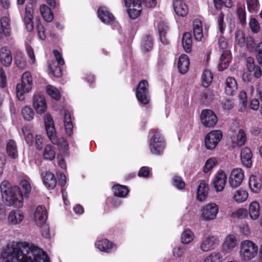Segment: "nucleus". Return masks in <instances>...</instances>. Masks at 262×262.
Masks as SVG:
<instances>
[{
	"label": "nucleus",
	"mask_w": 262,
	"mask_h": 262,
	"mask_svg": "<svg viewBox=\"0 0 262 262\" xmlns=\"http://www.w3.org/2000/svg\"><path fill=\"white\" fill-rule=\"evenodd\" d=\"M2 262H48L46 253L38 247L26 242L13 241L2 249Z\"/></svg>",
	"instance_id": "1"
},
{
	"label": "nucleus",
	"mask_w": 262,
	"mask_h": 262,
	"mask_svg": "<svg viewBox=\"0 0 262 262\" xmlns=\"http://www.w3.org/2000/svg\"><path fill=\"white\" fill-rule=\"evenodd\" d=\"M2 199L7 206H22L24 199L29 196L31 191L30 183L26 180H21L19 187H12L8 181H3L0 185Z\"/></svg>",
	"instance_id": "2"
},
{
	"label": "nucleus",
	"mask_w": 262,
	"mask_h": 262,
	"mask_svg": "<svg viewBox=\"0 0 262 262\" xmlns=\"http://www.w3.org/2000/svg\"><path fill=\"white\" fill-rule=\"evenodd\" d=\"M258 250V246L253 242L244 240L240 244L239 257L243 260H249L256 256Z\"/></svg>",
	"instance_id": "3"
},
{
	"label": "nucleus",
	"mask_w": 262,
	"mask_h": 262,
	"mask_svg": "<svg viewBox=\"0 0 262 262\" xmlns=\"http://www.w3.org/2000/svg\"><path fill=\"white\" fill-rule=\"evenodd\" d=\"M32 87V78L30 72L24 73L21 77V83L16 85V96L20 101L24 99V94L29 93Z\"/></svg>",
	"instance_id": "4"
},
{
	"label": "nucleus",
	"mask_w": 262,
	"mask_h": 262,
	"mask_svg": "<svg viewBox=\"0 0 262 262\" xmlns=\"http://www.w3.org/2000/svg\"><path fill=\"white\" fill-rule=\"evenodd\" d=\"M136 97L143 104H147L149 102L148 84L146 80H142L139 83L136 90Z\"/></svg>",
	"instance_id": "5"
},
{
	"label": "nucleus",
	"mask_w": 262,
	"mask_h": 262,
	"mask_svg": "<svg viewBox=\"0 0 262 262\" xmlns=\"http://www.w3.org/2000/svg\"><path fill=\"white\" fill-rule=\"evenodd\" d=\"M164 148V141L160 134L156 132L150 139L149 149L150 152L156 155H161Z\"/></svg>",
	"instance_id": "6"
},
{
	"label": "nucleus",
	"mask_w": 262,
	"mask_h": 262,
	"mask_svg": "<svg viewBox=\"0 0 262 262\" xmlns=\"http://www.w3.org/2000/svg\"><path fill=\"white\" fill-rule=\"evenodd\" d=\"M129 17L135 19L140 14L142 10L141 0H124Z\"/></svg>",
	"instance_id": "7"
},
{
	"label": "nucleus",
	"mask_w": 262,
	"mask_h": 262,
	"mask_svg": "<svg viewBox=\"0 0 262 262\" xmlns=\"http://www.w3.org/2000/svg\"><path fill=\"white\" fill-rule=\"evenodd\" d=\"M219 206L214 203L205 205L201 209V217L205 221H210L216 219L219 212Z\"/></svg>",
	"instance_id": "8"
},
{
	"label": "nucleus",
	"mask_w": 262,
	"mask_h": 262,
	"mask_svg": "<svg viewBox=\"0 0 262 262\" xmlns=\"http://www.w3.org/2000/svg\"><path fill=\"white\" fill-rule=\"evenodd\" d=\"M222 132L220 130H214L208 134L205 138L206 147L212 150L217 146L222 138Z\"/></svg>",
	"instance_id": "9"
},
{
	"label": "nucleus",
	"mask_w": 262,
	"mask_h": 262,
	"mask_svg": "<svg viewBox=\"0 0 262 262\" xmlns=\"http://www.w3.org/2000/svg\"><path fill=\"white\" fill-rule=\"evenodd\" d=\"M219 238L214 235H208L202 240L200 248L203 252H208L215 249L219 245Z\"/></svg>",
	"instance_id": "10"
},
{
	"label": "nucleus",
	"mask_w": 262,
	"mask_h": 262,
	"mask_svg": "<svg viewBox=\"0 0 262 262\" xmlns=\"http://www.w3.org/2000/svg\"><path fill=\"white\" fill-rule=\"evenodd\" d=\"M201 120L203 124L208 127H213L217 122V118L211 110H204L201 114Z\"/></svg>",
	"instance_id": "11"
},
{
	"label": "nucleus",
	"mask_w": 262,
	"mask_h": 262,
	"mask_svg": "<svg viewBox=\"0 0 262 262\" xmlns=\"http://www.w3.org/2000/svg\"><path fill=\"white\" fill-rule=\"evenodd\" d=\"M244 171L240 168L233 169L230 173L229 178L230 185L232 188L239 186L244 178Z\"/></svg>",
	"instance_id": "12"
},
{
	"label": "nucleus",
	"mask_w": 262,
	"mask_h": 262,
	"mask_svg": "<svg viewBox=\"0 0 262 262\" xmlns=\"http://www.w3.org/2000/svg\"><path fill=\"white\" fill-rule=\"evenodd\" d=\"M238 244L237 236L234 234H229L227 235L222 244V250L226 253H230L234 248H236Z\"/></svg>",
	"instance_id": "13"
},
{
	"label": "nucleus",
	"mask_w": 262,
	"mask_h": 262,
	"mask_svg": "<svg viewBox=\"0 0 262 262\" xmlns=\"http://www.w3.org/2000/svg\"><path fill=\"white\" fill-rule=\"evenodd\" d=\"M25 215L19 209L11 210L7 216L8 223L10 225H17L20 224L24 220Z\"/></svg>",
	"instance_id": "14"
},
{
	"label": "nucleus",
	"mask_w": 262,
	"mask_h": 262,
	"mask_svg": "<svg viewBox=\"0 0 262 262\" xmlns=\"http://www.w3.org/2000/svg\"><path fill=\"white\" fill-rule=\"evenodd\" d=\"M33 106L37 113H45L47 109V103L44 97L39 93L34 94L33 99Z\"/></svg>",
	"instance_id": "15"
},
{
	"label": "nucleus",
	"mask_w": 262,
	"mask_h": 262,
	"mask_svg": "<svg viewBox=\"0 0 262 262\" xmlns=\"http://www.w3.org/2000/svg\"><path fill=\"white\" fill-rule=\"evenodd\" d=\"M227 180V176L223 170L219 171L215 174L213 183L216 191L220 192L224 190Z\"/></svg>",
	"instance_id": "16"
},
{
	"label": "nucleus",
	"mask_w": 262,
	"mask_h": 262,
	"mask_svg": "<svg viewBox=\"0 0 262 262\" xmlns=\"http://www.w3.org/2000/svg\"><path fill=\"white\" fill-rule=\"evenodd\" d=\"M47 217V211L45 207L42 206L37 207L34 214V219L36 225L39 226L46 224Z\"/></svg>",
	"instance_id": "17"
},
{
	"label": "nucleus",
	"mask_w": 262,
	"mask_h": 262,
	"mask_svg": "<svg viewBox=\"0 0 262 262\" xmlns=\"http://www.w3.org/2000/svg\"><path fill=\"white\" fill-rule=\"evenodd\" d=\"M12 61V55L10 50L6 47L0 49V62L4 67H9Z\"/></svg>",
	"instance_id": "18"
},
{
	"label": "nucleus",
	"mask_w": 262,
	"mask_h": 262,
	"mask_svg": "<svg viewBox=\"0 0 262 262\" xmlns=\"http://www.w3.org/2000/svg\"><path fill=\"white\" fill-rule=\"evenodd\" d=\"M98 16L104 24H108L114 20V15L110 12L105 7H102L98 10Z\"/></svg>",
	"instance_id": "19"
},
{
	"label": "nucleus",
	"mask_w": 262,
	"mask_h": 262,
	"mask_svg": "<svg viewBox=\"0 0 262 262\" xmlns=\"http://www.w3.org/2000/svg\"><path fill=\"white\" fill-rule=\"evenodd\" d=\"M44 185L49 189H53L56 185V179L54 174L50 171H46L41 173Z\"/></svg>",
	"instance_id": "20"
},
{
	"label": "nucleus",
	"mask_w": 262,
	"mask_h": 262,
	"mask_svg": "<svg viewBox=\"0 0 262 262\" xmlns=\"http://www.w3.org/2000/svg\"><path fill=\"white\" fill-rule=\"evenodd\" d=\"M252 154L251 149L248 147H244L241 150V159L243 164L247 168L251 167L252 165Z\"/></svg>",
	"instance_id": "21"
},
{
	"label": "nucleus",
	"mask_w": 262,
	"mask_h": 262,
	"mask_svg": "<svg viewBox=\"0 0 262 262\" xmlns=\"http://www.w3.org/2000/svg\"><path fill=\"white\" fill-rule=\"evenodd\" d=\"M173 6L177 15L184 17L188 13V8L186 4L182 0H174Z\"/></svg>",
	"instance_id": "22"
},
{
	"label": "nucleus",
	"mask_w": 262,
	"mask_h": 262,
	"mask_svg": "<svg viewBox=\"0 0 262 262\" xmlns=\"http://www.w3.org/2000/svg\"><path fill=\"white\" fill-rule=\"evenodd\" d=\"M47 134L50 141L55 145H59L62 142H63L66 145V142L63 139H58L56 136V131L54 127V124L52 125H47L45 126Z\"/></svg>",
	"instance_id": "23"
},
{
	"label": "nucleus",
	"mask_w": 262,
	"mask_h": 262,
	"mask_svg": "<svg viewBox=\"0 0 262 262\" xmlns=\"http://www.w3.org/2000/svg\"><path fill=\"white\" fill-rule=\"evenodd\" d=\"M237 84L236 80L233 77H228L226 79L225 88V93L229 96H233L236 92Z\"/></svg>",
	"instance_id": "24"
},
{
	"label": "nucleus",
	"mask_w": 262,
	"mask_h": 262,
	"mask_svg": "<svg viewBox=\"0 0 262 262\" xmlns=\"http://www.w3.org/2000/svg\"><path fill=\"white\" fill-rule=\"evenodd\" d=\"M11 35V29L8 17H3L1 19L0 37H9Z\"/></svg>",
	"instance_id": "25"
},
{
	"label": "nucleus",
	"mask_w": 262,
	"mask_h": 262,
	"mask_svg": "<svg viewBox=\"0 0 262 262\" xmlns=\"http://www.w3.org/2000/svg\"><path fill=\"white\" fill-rule=\"evenodd\" d=\"M6 151L9 157L15 159L18 157V150L15 141L10 139L7 141L6 144Z\"/></svg>",
	"instance_id": "26"
},
{
	"label": "nucleus",
	"mask_w": 262,
	"mask_h": 262,
	"mask_svg": "<svg viewBox=\"0 0 262 262\" xmlns=\"http://www.w3.org/2000/svg\"><path fill=\"white\" fill-rule=\"evenodd\" d=\"M193 34L196 40L200 41L203 37L202 24L199 19H195L193 22Z\"/></svg>",
	"instance_id": "27"
},
{
	"label": "nucleus",
	"mask_w": 262,
	"mask_h": 262,
	"mask_svg": "<svg viewBox=\"0 0 262 262\" xmlns=\"http://www.w3.org/2000/svg\"><path fill=\"white\" fill-rule=\"evenodd\" d=\"M33 12L31 8L26 7L24 16V23L28 31H31L34 28Z\"/></svg>",
	"instance_id": "28"
},
{
	"label": "nucleus",
	"mask_w": 262,
	"mask_h": 262,
	"mask_svg": "<svg viewBox=\"0 0 262 262\" xmlns=\"http://www.w3.org/2000/svg\"><path fill=\"white\" fill-rule=\"evenodd\" d=\"M189 67V60L187 55L182 54L179 58L178 67L181 74H185Z\"/></svg>",
	"instance_id": "29"
},
{
	"label": "nucleus",
	"mask_w": 262,
	"mask_h": 262,
	"mask_svg": "<svg viewBox=\"0 0 262 262\" xmlns=\"http://www.w3.org/2000/svg\"><path fill=\"white\" fill-rule=\"evenodd\" d=\"M248 196V193L246 189L239 188L234 191L233 199L237 203H242L247 200Z\"/></svg>",
	"instance_id": "30"
},
{
	"label": "nucleus",
	"mask_w": 262,
	"mask_h": 262,
	"mask_svg": "<svg viewBox=\"0 0 262 262\" xmlns=\"http://www.w3.org/2000/svg\"><path fill=\"white\" fill-rule=\"evenodd\" d=\"M208 186L204 181L201 182L198 188L197 199L200 201H204L207 195Z\"/></svg>",
	"instance_id": "31"
},
{
	"label": "nucleus",
	"mask_w": 262,
	"mask_h": 262,
	"mask_svg": "<svg viewBox=\"0 0 262 262\" xmlns=\"http://www.w3.org/2000/svg\"><path fill=\"white\" fill-rule=\"evenodd\" d=\"M249 213L251 219L256 220L259 217V205L256 201L252 202L249 206Z\"/></svg>",
	"instance_id": "32"
},
{
	"label": "nucleus",
	"mask_w": 262,
	"mask_h": 262,
	"mask_svg": "<svg viewBox=\"0 0 262 262\" xmlns=\"http://www.w3.org/2000/svg\"><path fill=\"white\" fill-rule=\"evenodd\" d=\"M95 246L97 248L101 251L108 253L112 249L114 245L106 239H104L96 242Z\"/></svg>",
	"instance_id": "33"
},
{
	"label": "nucleus",
	"mask_w": 262,
	"mask_h": 262,
	"mask_svg": "<svg viewBox=\"0 0 262 262\" xmlns=\"http://www.w3.org/2000/svg\"><path fill=\"white\" fill-rule=\"evenodd\" d=\"M231 60V55L228 51H225L222 54L219 63V67L220 70L226 69Z\"/></svg>",
	"instance_id": "34"
},
{
	"label": "nucleus",
	"mask_w": 262,
	"mask_h": 262,
	"mask_svg": "<svg viewBox=\"0 0 262 262\" xmlns=\"http://www.w3.org/2000/svg\"><path fill=\"white\" fill-rule=\"evenodd\" d=\"M40 13L43 19L47 22H51L54 15L51 9L45 4H42L40 6Z\"/></svg>",
	"instance_id": "35"
},
{
	"label": "nucleus",
	"mask_w": 262,
	"mask_h": 262,
	"mask_svg": "<svg viewBox=\"0 0 262 262\" xmlns=\"http://www.w3.org/2000/svg\"><path fill=\"white\" fill-rule=\"evenodd\" d=\"M14 63L16 67L20 69H24L26 67V57L21 52H16L14 57Z\"/></svg>",
	"instance_id": "36"
},
{
	"label": "nucleus",
	"mask_w": 262,
	"mask_h": 262,
	"mask_svg": "<svg viewBox=\"0 0 262 262\" xmlns=\"http://www.w3.org/2000/svg\"><path fill=\"white\" fill-rule=\"evenodd\" d=\"M224 257L219 251H213L208 254L205 258L204 262H222Z\"/></svg>",
	"instance_id": "37"
},
{
	"label": "nucleus",
	"mask_w": 262,
	"mask_h": 262,
	"mask_svg": "<svg viewBox=\"0 0 262 262\" xmlns=\"http://www.w3.org/2000/svg\"><path fill=\"white\" fill-rule=\"evenodd\" d=\"M239 100L238 111L244 112L248 109L247 94L245 91H241L238 95Z\"/></svg>",
	"instance_id": "38"
},
{
	"label": "nucleus",
	"mask_w": 262,
	"mask_h": 262,
	"mask_svg": "<svg viewBox=\"0 0 262 262\" xmlns=\"http://www.w3.org/2000/svg\"><path fill=\"white\" fill-rule=\"evenodd\" d=\"M56 152L54 146L47 145L44 149L43 157L46 160L52 161L55 157Z\"/></svg>",
	"instance_id": "39"
},
{
	"label": "nucleus",
	"mask_w": 262,
	"mask_h": 262,
	"mask_svg": "<svg viewBox=\"0 0 262 262\" xmlns=\"http://www.w3.org/2000/svg\"><path fill=\"white\" fill-rule=\"evenodd\" d=\"M113 191L115 196L120 198H124L129 192L126 186L120 185H116L113 187Z\"/></svg>",
	"instance_id": "40"
},
{
	"label": "nucleus",
	"mask_w": 262,
	"mask_h": 262,
	"mask_svg": "<svg viewBox=\"0 0 262 262\" xmlns=\"http://www.w3.org/2000/svg\"><path fill=\"white\" fill-rule=\"evenodd\" d=\"M182 45L185 52H190L191 50L192 38L191 35L188 32L185 33L182 37Z\"/></svg>",
	"instance_id": "41"
},
{
	"label": "nucleus",
	"mask_w": 262,
	"mask_h": 262,
	"mask_svg": "<svg viewBox=\"0 0 262 262\" xmlns=\"http://www.w3.org/2000/svg\"><path fill=\"white\" fill-rule=\"evenodd\" d=\"M64 124L67 134L70 136L72 134L73 124L71 121V115L68 111L64 112Z\"/></svg>",
	"instance_id": "42"
},
{
	"label": "nucleus",
	"mask_w": 262,
	"mask_h": 262,
	"mask_svg": "<svg viewBox=\"0 0 262 262\" xmlns=\"http://www.w3.org/2000/svg\"><path fill=\"white\" fill-rule=\"evenodd\" d=\"M202 85L205 88L209 86L212 81V74L209 70H205L202 75Z\"/></svg>",
	"instance_id": "43"
},
{
	"label": "nucleus",
	"mask_w": 262,
	"mask_h": 262,
	"mask_svg": "<svg viewBox=\"0 0 262 262\" xmlns=\"http://www.w3.org/2000/svg\"><path fill=\"white\" fill-rule=\"evenodd\" d=\"M194 235L189 229L184 230L181 234V242L183 244H188L193 241Z\"/></svg>",
	"instance_id": "44"
},
{
	"label": "nucleus",
	"mask_w": 262,
	"mask_h": 262,
	"mask_svg": "<svg viewBox=\"0 0 262 262\" xmlns=\"http://www.w3.org/2000/svg\"><path fill=\"white\" fill-rule=\"evenodd\" d=\"M21 130L27 143L29 145H32L33 143V137L31 127L24 126Z\"/></svg>",
	"instance_id": "45"
},
{
	"label": "nucleus",
	"mask_w": 262,
	"mask_h": 262,
	"mask_svg": "<svg viewBox=\"0 0 262 262\" xmlns=\"http://www.w3.org/2000/svg\"><path fill=\"white\" fill-rule=\"evenodd\" d=\"M46 91L48 94L52 98L56 100L60 99V92L55 87L51 85H48L47 86Z\"/></svg>",
	"instance_id": "46"
},
{
	"label": "nucleus",
	"mask_w": 262,
	"mask_h": 262,
	"mask_svg": "<svg viewBox=\"0 0 262 262\" xmlns=\"http://www.w3.org/2000/svg\"><path fill=\"white\" fill-rule=\"evenodd\" d=\"M21 114L24 118L28 121L32 120L34 116V113L33 110L27 106L22 108Z\"/></svg>",
	"instance_id": "47"
},
{
	"label": "nucleus",
	"mask_w": 262,
	"mask_h": 262,
	"mask_svg": "<svg viewBox=\"0 0 262 262\" xmlns=\"http://www.w3.org/2000/svg\"><path fill=\"white\" fill-rule=\"evenodd\" d=\"M247 140V137L245 131L240 129L236 135V144L238 146L244 145Z\"/></svg>",
	"instance_id": "48"
},
{
	"label": "nucleus",
	"mask_w": 262,
	"mask_h": 262,
	"mask_svg": "<svg viewBox=\"0 0 262 262\" xmlns=\"http://www.w3.org/2000/svg\"><path fill=\"white\" fill-rule=\"evenodd\" d=\"M235 42L240 47H243L245 43V36L243 31L238 30L235 33Z\"/></svg>",
	"instance_id": "49"
},
{
	"label": "nucleus",
	"mask_w": 262,
	"mask_h": 262,
	"mask_svg": "<svg viewBox=\"0 0 262 262\" xmlns=\"http://www.w3.org/2000/svg\"><path fill=\"white\" fill-rule=\"evenodd\" d=\"M239 21L242 25L246 24V12L244 8L238 6L236 10Z\"/></svg>",
	"instance_id": "50"
},
{
	"label": "nucleus",
	"mask_w": 262,
	"mask_h": 262,
	"mask_svg": "<svg viewBox=\"0 0 262 262\" xmlns=\"http://www.w3.org/2000/svg\"><path fill=\"white\" fill-rule=\"evenodd\" d=\"M224 14L223 12H221L217 18L218 30L221 34H223L224 32L226 27V25L224 21Z\"/></svg>",
	"instance_id": "51"
},
{
	"label": "nucleus",
	"mask_w": 262,
	"mask_h": 262,
	"mask_svg": "<svg viewBox=\"0 0 262 262\" xmlns=\"http://www.w3.org/2000/svg\"><path fill=\"white\" fill-rule=\"evenodd\" d=\"M217 161L215 158H212L207 160L203 168L204 172H208L210 169L213 168L216 165Z\"/></svg>",
	"instance_id": "52"
},
{
	"label": "nucleus",
	"mask_w": 262,
	"mask_h": 262,
	"mask_svg": "<svg viewBox=\"0 0 262 262\" xmlns=\"http://www.w3.org/2000/svg\"><path fill=\"white\" fill-rule=\"evenodd\" d=\"M172 184L179 189H183L185 186V182L179 176H174L172 179Z\"/></svg>",
	"instance_id": "53"
},
{
	"label": "nucleus",
	"mask_w": 262,
	"mask_h": 262,
	"mask_svg": "<svg viewBox=\"0 0 262 262\" xmlns=\"http://www.w3.org/2000/svg\"><path fill=\"white\" fill-rule=\"evenodd\" d=\"M218 45L221 51L224 52L228 48V42L226 39L223 36H220L218 38Z\"/></svg>",
	"instance_id": "54"
},
{
	"label": "nucleus",
	"mask_w": 262,
	"mask_h": 262,
	"mask_svg": "<svg viewBox=\"0 0 262 262\" xmlns=\"http://www.w3.org/2000/svg\"><path fill=\"white\" fill-rule=\"evenodd\" d=\"M249 26L254 33H258L260 31V25L258 21L254 17H251L249 21Z\"/></svg>",
	"instance_id": "55"
},
{
	"label": "nucleus",
	"mask_w": 262,
	"mask_h": 262,
	"mask_svg": "<svg viewBox=\"0 0 262 262\" xmlns=\"http://www.w3.org/2000/svg\"><path fill=\"white\" fill-rule=\"evenodd\" d=\"M247 215V211L244 208H240L233 212L231 216L233 218H243Z\"/></svg>",
	"instance_id": "56"
},
{
	"label": "nucleus",
	"mask_w": 262,
	"mask_h": 262,
	"mask_svg": "<svg viewBox=\"0 0 262 262\" xmlns=\"http://www.w3.org/2000/svg\"><path fill=\"white\" fill-rule=\"evenodd\" d=\"M185 249L181 246H176L173 249V255L176 258L182 257L185 253Z\"/></svg>",
	"instance_id": "57"
},
{
	"label": "nucleus",
	"mask_w": 262,
	"mask_h": 262,
	"mask_svg": "<svg viewBox=\"0 0 262 262\" xmlns=\"http://www.w3.org/2000/svg\"><path fill=\"white\" fill-rule=\"evenodd\" d=\"M61 66L58 65V66L56 67L54 70L53 69L50 63L48 64V68L50 72L52 73L53 75L56 77H60L62 76V69L61 68Z\"/></svg>",
	"instance_id": "58"
},
{
	"label": "nucleus",
	"mask_w": 262,
	"mask_h": 262,
	"mask_svg": "<svg viewBox=\"0 0 262 262\" xmlns=\"http://www.w3.org/2000/svg\"><path fill=\"white\" fill-rule=\"evenodd\" d=\"M221 104L223 108L226 110L232 109L234 105L233 101L230 99H226L223 100L221 102Z\"/></svg>",
	"instance_id": "59"
},
{
	"label": "nucleus",
	"mask_w": 262,
	"mask_h": 262,
	"mask_svg": "<svg viewBox=\"0 0 262 262\" xmlns=\"http://www.w3.org/2000/svg\"><path fill=\"white\" fill-rule=\"evenodd\" d=\"M152 47V39L149 37H146L144 39L143 42L142 48L146 51H148L151 49Z\"/></svg>",
	"instance_id": "60"
},
{
	"label": "nucleus",
	"mask_w": 262,
	"mask_h": 262,
	"mask_svg": "<svg viewBox=\"0 0 262 262\" xmlns=\"http://www.w3.org/2000/svg\"><path fill=\"white\" fill-rule=\"evenodd\" d=\"M247 4L249 11H255L258 6V0H247Z\"/></svg>",
	"instance_id": "61"
},
{
	"label": "nucleus",
	"mask_w": 262,
	"mask_h": 262,
	"mask_svg": "<svg viewBox=\"0 0 262 262\" xmlns=\"http://www.w3.org/2000/svg\"><path fill=\"white\" fill-rule=\"evenodd\" d=\"M7 84V78L5 71L2 68H0V88H4Z\"/></svg>",
	"instance_id": "62"
},
{
	"label": "nucleus",
	"mask_w": 262,
	"mask_h": 262,
	"mask_svg": "<svg viewBox=\"0 0 262 262\" xmlns=\"http://www.w3.org/2000/svg\"><path fill=\"white\" fill-rule=\"evenodd\" d=\"M27 51L28 55L30 58L29 62L31 64H34L35 63V56L33 49L31 47L28 46L27 48Z\"/></svg>",
	"instance_id": "63"
},
{
	"label": "nucleus",
	"mask_w": 262,
	"mask_h": 262,
	"mask_svg": "<svg viewBox=\"0 0 262 262\" xmlns=\"http://www.w3.org/2000/svg\"><path fill=\"white\" fill-rule=\"evenodd\" d=\"M256 51L257 59L258 63L262 66V42L259 43Z\"/></svg>",
	"instance_id": "64"
}]
</instances>
